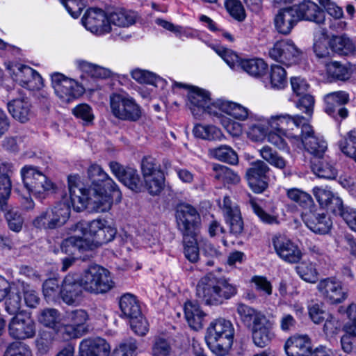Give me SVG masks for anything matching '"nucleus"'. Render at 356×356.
<instances>
[{
	"label": "nucleus",
	"mask_w": 356,
	"mask_h": 356,
	"mask_svg": "<svg viewBox=\"0 0 356 356\" xmlns=\"http://www.w3.org/2000/svg\"><path fill=\"white\" fill-rule=\"evenodd\" d=\"M68 189L73 205L76 203L90 207L95 212H106L112 206L113 199L118 197L116 193L110 191L107 188L81 187V178L78 175H71L67 177Z\"/></svg>",
	"instance_id": "f257e3e1"
},
{
	"label": "nucleus",
	"mask_w": 356,
	"mask_h": 356,
	"mask_svg": "<svg viewBox=\"0 0 356 356\" xmlns=\"http://www.w3.org/2000/svg\"><path fill=\"white\" fill-rule=\"evenodd\" d=\"M237 313L244 325L251 330L257 346L264 348L270 343L275 337L273 323L263 312L241 303Z\"/></svg>",
	"instance_id": "f03ea898"
},
{
	"label": "nucleus",
	"mask_w": 356,
	"mask_h": 356,
	"mask_svg": "<svg viewBox=\"0 0 356 356\" xmlns=\"http://www.w3.org/2000/svg\"><path fill=\"white\" fill-rule=\"evenodd\" d=\"M235 285L225 278L209 273L200 279L196 286V296L208 305H219L236 294Z\"/></svg>",
	"instance_id": "7ed1b4c3"
},
{
	"label": "nucleus",
	"mask_w": 356,
	"mask_h": 356,
	"mask_svg": "<svg viewBox=\"0 0 356 356\" xmlns=\"http://www.w3.org/2000/svg\"><path fill=\"white\" fill-rule=\"evenodd\" d=\"M234 335L232 323L224 318H218L211 322L207 328L205 340L215 355L225 356L232 347Z\"/></svg>",
	"instance_id": "20e7f679"
},
{
	"label": "nucleus",
	"mask_w": 356,
	"mask_h": 356,
	"mask_svg": "<svg viewBox=\"0 0 356 356\" xmlns=\"http://www.w3.org/2000/svg\"><path fill=\"white\" fill-rule=\"evenodd\" d=\"M71 229L89 238L92 250L113 241L117 233L115 228L102 219H95L88 222H79L72 225Z\"/></svg>",
	"instance_id": "39448f33"
},
{
	"label": "nucleus",
	"mask_w": 356,
	"mask_h": 356,
	"mask_svg": "<svg viewBox=\"0 0 356 356\" xmlns=\"http://www.w3.org/2000/svg\"><path fill=\"white\" fill-rule=\"evenodd\" d=\"M20 174L25 188L35 198L45 199L55 189V184L37 166L26 165Z\"/></svg>",
	"instance_id": "423d86ee"
},
{
	"label": "nucleus",
	"mask_w": 356,
	"mask_h": 356,
	"mask_svg": "<svg viewBox=\"0 0 356 356\" xmlns=\"http://www.w3.org/2000/svg\"><path fill=\"white\" fill-rule=\"evenodd\" d=\"M80 278L84 291L90 293H105L114 287L110 272L97 264L89 266Z\"/></svg>",
	"instance_id": "0eeeda50"
},
{
	"label": "nucleus",
	"mask_w": 356,
	"mask_h": 356,
	"mask_svg": "<svg viewBox=\"0 0 356 356\" xmlns=\"http://www.w3.org/2000/svg\"><path fill=\"white\" fill-rule=\"evenodd\" d=\"M70 215V207L65 203H60L42 211L33 220V225L38 229H54L64 225Z\"/></svg>",
	"instance_id": "6e6552de"
},
{
	"label": "nucleus",
	"mask_w": 356,
	"mask_h": 356,
	"mask_svg": "<svg viewBox=\"0 0 356 356\" xmlns=\"http://www.w3.org/2000/svg\"><path fill=\"white\" fill-rule=\"evenodd\" d=\"M177 227L183 236H198L201 217L197 209L188 204H180L176 209Z\"/></svg>",
	"instance_id": "1a4fd4ad"
},
{
	"label": "nucleus",
	"mask_w": 356,
	"mask_h": 356,
	"mask_svg": "<svg viewBox=\"0 0 356 356\" xmlns=\"http://www.w3.org/2000/svg\"><path fill=\"white\" fill-rule=\"evenodd\" d=\"M110 105L112 113L120 120L135 122L141 116L139 106L131 97L113 94L110 97Z\"/></svg>",
	"instance_id": "9d476101"
},
{
	"label": "nucleus",
	"mask_w": 356,
	"mask_h": 356,
	"mask_svg": "<svg viewBox=\"0 0 356 356\" xmlns=\"http://www.w3.org/2000/svg\"><path fill=\"white\" fill-rule=\"evenodd\" d=\"M51 84L56 95L65 103L78 98L84 91L83 88L75 80L67 78L60 73H54L51 75Z\"/></svg>",
	"instance_id": "9b49d317"
},
{
	"label": "nucleus",
	"mask_w": 356,
	"mask_h": 356,
	"mask_svg": "<svg viewBox=\"0 0 356 356\" xmlns=\"http://www.w3.org/2000/svg\"><path fill=\"white\" fill-rule=\"evenodd\" d=\"M8 70L15 81L31 90L40 89L42 86V79L35 70L28 65L13 63Z\"/></svg>",
	"instance_id": "f8f14e48"
},
{
	"label": "nucleus",
	"mask_w": 356,
	"mask_h": 356,
	"mask_svg": "<svg viewBox=\"0 0 356 356\" xmlns=\"http://www.w3.org/2000/svg\"><path fill=\"white\" fill-rule=\"evenodd\" d=\"M271 58L286 66L296 63L301 51L291 40H282L275 43L269 50Z\"/></svg>",
	"instance_id": "ddd939ff"
},
{
	"label": "nucleus",
	"mask_w": 356,
	"mask_h": 356,
	"mask_svg": "<svg viewBox=\"0 0 356 356\" xmlns=\"http://www.w3.org/2000/svg\"><path fill=\"white\" fill-rule=\"evenodd\" d=\"M302 219L306 226L313 232L319 234H327L332 226L330 217L315 205L302 213Z\"/></svg>",
	"instance_id": "4468645a"
},
{
	"label": "nucleus",
	"mask_w": 356,
	"mask_h": 356,
	"mask_svg": "<svg viewBox=\"0 0 356 356\" xmlns=\"http://www.w3.org/2000/svg\"><path fill=\"white\" fill-rule=\"evenodd\" d=\"M317 289L323 298L330 304H339L347 298L348 291L342 282L334 277L322 279Z\"/></svg>",
	"instance_id": "2eb2a0df"
},
{
	"label": "nucleus",
	"mask_w": 356,
	"mask_h": 356,
	"mask_svg": "<svg viewBox=\"0 0 356 356\" xmlns=\"http://www.w3.org/2000/svg\"><path fill=\"white\" fill-rule=\"evenodd\" d=\"M83 285L81 278L75 274H68L64 278L59 294L63 301L69 305L79 304L83 297Z\"/></svg>",
	"instance_id": "dca6fc26"
},
{
	"label": "nucleus",
	"mask_w": 356,
	"mask_h": 356,
	"mask_svg": "<svg viewBox=\"0 0 356 356\" xmlns=\"http://www.w3.org/2000/svg\"><path fill=\"white\" fill-rule=\"evenodd\" d=\"M109 167L116 178L131 191L140 193L144 189L143 182L136 169L124 168L116 161H111Z\"/></svg>",
	"instance_id": "f3484780"
},
{
	"label": "nucleus",
	"mask_w": 356,
	"mask_h": 356,
	"mask_svg": "<svg viewBox=\"0 0 356 356\" xmlns=\"http://www.w3.org/2000/svg\"><path fill=\"white\" fill-rule=\"evenodd\" d=\"M270 168L263 161L252 163L246 171V178L251 189L256 193L264 192L268 187Z\"/></svg>",
	"instance_id": "a211bd4d"
},
{
	"label": "nucleus",
	"mask_w": 356,
	"mask_h": 356,
	"mask_svg": "<svg viewBox=\"0 0 356 356\" xmlns=\"http://www.w3.org/2000/svg\"><path fill=\"white\" fill-rule=\"evenodd\" d=\"M81 21L83 25L93 33L101 35L112 31L108 23V15L100 8L88 9Z\"/></svg>",
	"instance_id": "6ab92c4d"
},
{
	"label": "nucleus",
	"mask_w": 356,
	"mask_h": 356,
	"mask_svg": "<svg viewBox=\"0 0 356 356\" xmlns=\"http://www.w3.org/2000/svg\"><path fill=\"white\" fill-rule=\"evenodd\" d=\"M273 244L277 255L284 261L297 264L302 259V253L299 247L286 236H275L273 238Z\"/></svg>",
	"instance_id": "aec40b11"
},
{
	"label": "nucleus",
	"mask_w": 356,
	"mask_h": 356,
	"mask_svg": "<svg viewBox=\"0 0 356 356\" xmlns=\"http://www.w3.org/2000/svg\"><path fill=\"white\" fill-rule=\"evenodd\" d=\"M9 334L16 339H26L35 334V325L32 319L22 314L15 316L9 324Z\"/></svg>",
	"instance_id": "412c9836"
},
{
	"label": "nucleus",
	"mask_w": 356,
	"mask_h": 356,
	"mask_svg": "<svg viewBox=\"0 0 356 356\" xmlns=\"http://www.w3.org/2000/svg\"><path fill=\"white\" fill-rule=\"evenodd\" d=\"M227 223L229 225V232L236 236H241L244 229L241 211L229 197L225 196L222 207Z\"/></svg>",
	"instance_id": "4be33fe9"
},
{
	"label": "nucleus",
	"mask_w": 356,
	"mask_h": 356,
	"mask_svg": "<svg viewBox=\"0 0 356 356\" xmlns=\"http://www.w3.org/2000/svg\"><path fill=\"white\" fill-rule=\"evenodd\" d=\"M284 348L287 356H311L312 341L307 334H295L286 339Z\"/></svg>",
	"instance_id": "5701e85b"
},
{
	"label": "nucleus",
	"mask_w": 356,
	"mask_h": 356,
	"mask_svg": "<svg viewBox=\"0 0 356 356\" xmlns=\"http://www.w3.org/2000/svg\"><path fill=\"white\" fill-rule=\"evenodd\" d=\"M305 134L300 138V142L305 149L314 156L313 159H322L327 149V143L320 137L314 134L311 126H305Z\"/></svg>",
	"instance_id": "b1692460"
},
{
	"label": "nucleus",
	"mask_w": 356,
	"mask_h": 356,
	"mask_svg": "<svg viewBox=\"0 0 356 356\" xmlns=\"http://www.w3.org/2000/svg\"><path fill=\"white\" fill-rule=\"evenodd\" d=\"M7 108L12 117L21 123L28 122L34 115L31 102L26 97L9 101L7 103Z\"/></svg>",
	"instance_id": "393cba45"
},
{
	"label": "nucleus",
	"mask_w": 356,
	"mask_h": 356,
	"mask_svg": "<svg viewBox=\"0 0 356 356\" xmlns=\"http://www.w3.org/2000/svg\"><path fill=\"white\" fill-rule=\"evenodd\" d=\"M88 179L90 180V188H107L110 191L116 193L118 197L120 195L117 184L108 177L102 167L97 164H92L87 171Z\"/></svg>",
	"instance_id": "a878e982"
},
{
	"label": "nucleus",
	"mask_w": 356,
	"mask_h": 356,
	"mask_svg": "<svg viewBox=\"0 0 356 356\" xmlns=\"http://www.w3.org/2000/svg\"><path fill=\"white\" fill-rule=\"evenodd\" d=\"M293 8L296 11L297 18L300 20H308L316 24H323L325 19V13L318 6L311 1H305L301 3L293 5Z\"/></svg>",
	"instance_id": "bb28decb"
},
{
	"label": "nucleus",
	"mask_w": 356,
	"mask_h": 356,
	"mask_svg": "<svg viewBox=\"0 0 356 356\" xmlns=\"http://www.w3.org/2000/svg\"><path fill=\"white\" fill-rule=\"evenodd\" d=\"M188 106L195 118H201L205 112V106L210 102L209 93L197 87H191L188 94Z\"/></svg>",
	"instance_id": "cd10ccee"
},
{
	"label": "nucleus",
	"mask_w": 356,
	"mask_h": 356,
	"mask_svg": "<svg viewBox=\"0 0 356 356\" xmlns=\"http://www.w3.org/2000/svg\"><path fill=\"white\" fill-rule=\"evenodd\" d=\"M110 346L102 338L83 340L79 346V356H108Z\"/></svg>",
	"instance_id": "c85d7f7f"
},
{
	"label": "nucleus",
	"mask_w": 356,
	"mask_h": 356,
	"mask_svg": "<svg viewBox=\"0 0 356 356\" xmlns=\"http://www.w3.org/2000/svg\"><path fill=\"white\" fill-rule=\"evenodd\" d=\"M296 11L292 6L281 9L275 15L274 22L276 30L281 34L288 35L294 26L299 22Z\"/></svg>",
	"instance_id": "c756f323"
},
{
	"label": "nucleus",
	"mask_w": 356,
	"mask_h": 356,
	"mask_svg": "<svg viewBox=\"0 0 356 356\" xmlns=\"http://www.w3.org/2000/svg\"><path fill=\"white\" fill-rule=\"evenodd\" d=\"M247 134L252 141H262L266 136L269 128H271L269 119L263 117H250L248 122Z\"/></svg>",
	"instance_id": "7c9ffc66"
},
{
	"label": "nucleus",
	"mask_w": 356,
	"mask_h": 356,
	"mask_svg": "<svg viewBox=\"0 0 356 356\" xmlns=\"http://www.w3.org/2000/svg\"><path fill=\"white\" fill-rule=\"evenodd\" d=\"M60 248L62 252L72 256L76 254V252H82L88 250H92L89 243V238H83L79 236H72L63 241Z\"/></svg>",
	"instance_id": "2f4dec72"
},
{
	"label": "nucleus",
	"mask_w": 356,
	"mask_h": 356,
	"mask_svg": "<svg viewBox=\"0 0 356 356\" xmlns=\"http://www.w3.org/2000/svg\"><path fill=\"white\" fill-rule=\"evenodd\" d=\"M120 307L123 316L129 321L142 314L138 300L131 293H125L121 296Z\"/></svg>",
	"instance_id": "473e14b6"
},
{
	"label": "nucleus",
	"mask_w": 356,
	"mask_h": 356,
	"mask_svg": "<svg viewBox=\"0 0 356 356\" xmlns=\"http://www.w3.org/2000/svg\"><path fill=\"white\" fill-rule=\"evenodd\" d=\"M305 118L300 115L291 116L286 122V130L284 136L289 138L299 141L300 138L305 134V127L310 126L306 122Z\"/></svg>",
	"instance_id": "72a5a7b5"
},
{
	"label": "nucleus",
	"mask_w": 356,
	"mask_h": 356,
	"mask_svg": "<svg viewBox=\"0 0 356 356\" xmlns=\"http://www.w3.org/2000/svg\"><path fill=\"white\" fill-rule=\"evenodd\" d=\"M136 13L124 9H118L109 13L108 15V23L120 26L127 27L136 22Z\"/></svg>",
	"instance_id": "f704fd0d"
},
{
	"label": "nucleus",
	"mask_w": 356,
	"mask_h": 356,
	"mask_svg": "<svg viewBox=\"0 0 356 356\" xmlns=\"http://www.w3.org/2000/svg\"><path fill=\"white\" fill-rule=\"evenodd\" d=\"M184 312L186 321L191 328L196 330L202 328L204 314L200 309L198 304L191 301L186 302Z\"/></svg>",
	"instance_id": "c9c22d12"
},
{
	"label": "nucleus",
	"mask_w": 356,
	"mask_h": 356,
	"mask_svg": "<svg viewBox=\"0 0 356 356\" xmlns=\"http://www.w3.org/2000/svg\"><path fill=\"white\" fill-rule=\"evenodd\" d=\"M312 168L314 174L321 178L334 179L337 175L336 168L324 158V156L322 159H312Z\"/></svg>",
	"instance_id": "e433bc0d"
},
{
	"label": "nucleus",
	"mask_w": 356,
	"mask_h": 356,
	"mask_svg": "<svg viewBox=\"0 0 356 356\" xmlns=\"http://www.w3.org/2000/svg\"><path fill=\"white\" fill-rule=\"evenodd\" d=\"M195 137L211 141H221L224 135L221 130L213 125L196 124L193 129Z\"/></svg>",
	"instance_id": "4c0bfd02"
},
{
	"label": "nucleus",
	"mask_w": 356,
	"mask_h": 356,
	"mask_svg": "<svg viewBox=\"0 0 356 356\" xmlns=\"http://www.w3.org/2000/svg\"><path fill=\"white\" fill-rule=\"evenodd\" d=\"M349 100L348 94L343 91H337L327 94L325 97L326 106L325 112L330 115H334L337 108L348 103Z\"/></svg>",
	"instance_id": "58836bf2"
},
{
	"label": "nucleus",
	"mask_w": 356,
	"mask_h": 356,
	"mask_svg": "<svg viewBox=\"0 0 356 356\" xmlns=\"http://www.w3.org/2000/svg\"><path fill=\"white\" fill-rule=\"evenodd\" d=\"M330 47L333 53L347 56L352 54L355 46L346 35H337L332 37L329 42Z\"/></svg>",
	"instance_id": "ea45409f"
},
{
	"label": "nucleus",
	"mask_w": 356,
	"mask_h": 356,
	"mask_svg": "<svg viewBox=\"0 0 356 356\" xmlns=\"http://www.w3.org/2000/svg\"><path fill=\"white\" fill-rule=\"evenodd\" d=\"M239 67L250 76L259 77L266 73L267 64L261 58L242 60Z\"/></svg>",
	"instance_id": "a19ab883"
},
{
	"label": "nucleus",
	"mask_w": 356,
	"mask_h": 356,
	"mask_svg": "<svg viewBox=\"0 0 356 356\" xmlns=\"http://www.w3.org/2000/svg\"><path fill=\"white\" fill-rule=\"evenodd\" d=\"M198 236H183L184 254L191 263L197 262L200 259Z\"/></svg>",
	"instance_id": "79ce46f5"
},
{
	"label": "nucleus",
	"mask_w": 356,
	"mask_h": 356,
	"mask_svg": "<svg viewBox=\"0 0 356 356\" xmlns=\"http://www.w3.org/2000/svg\"><path fill=\"white\" fill-rule=\"evenodd\" d=\"M5 305L6 310L11 315H19L22 306V296L19 286L10 287V290L6 295Z\"/></svg>",
	"instance_id": "37998d69"
},
{
	"label": "nucleus",
	"mask_w": 356,
	"mask_h": 356,
	"mask_svg": "<svg viewBox=\"0 0 356 356\" xmlns=\"http://www.w3.org/2000/svg\"><path fill=\"white\" fill-rule=\"evenodd\" d=\"M76 64L81 70L94 78L106 79L111 75V71L110 70L86 60H77Z\"/></svg>",
	"instance_id": "c03bdc74"
},
{
	"label": "nucleus",
	"mask_w": 356,
	"mask_h": 356,
	"mask_svg": "<svg viewBox=\"0 0 356 356\" xmlns=\"http://www.w3.org/2000/svg\"><path fill=\"white\" fill-rule=\"evenodd\" d=\"M209 153L216 159L229 164L233 165L238 162L237 154L228 145H220L218 147L211 149Z\"/></svg>",
	"instance_id": "a18cd8bd"
},
{
	"label": "nucleus",
	"mask_w": 356,
	"mask_h": 356,
	"mask_svg": "<svg viewBox=\"0 0 356 356\" xmlns=\"http://www.w3.org/2000/svg\"><path fill=\"white\" fill-rule=\"evenodd\" d=\"M296 271L300 277L309 283H316L318 272L314 265L309 261H302L296 266Z\"/></svg>",
	"instance_id": "49530a36"
},
{
	"label": "nucleus",
	"mask_w": 356,
	"mask_h": 356,
	"mask_svg": "<svg viewBox=\"0 0 356 356\" xmlns=\"http://www.w3.org/2000/svg\"><path fill=\"white\" fill-rule=\"evenodd\" d=\"M144 188L152 195H159L164 186L165 178L163 173L143 177Z\"/></svg>",
	"instance_id": "de8ad7c7"
},
{
	"label": "nucleus",
	"mask_w": 356,
	"mask_h": 356,
	"mask_svg": "<svg viewBox=\"0 0 356 356\" xmlns=\"http://www.w3.org/2000/svg\"><path fill=\"white\" fill-rule=\"evenodd\" d=\"M288 197L298 203L305 211L310 209L315 206L312 196L297 188H292L287 191Z\"/></svg>",
	"instance_id": "09e8293b"
},
{
	"label": "nucleus",
	"mask_w": 356,
	"mask_h": 356,
	"mask_svg": "<svg viewBox=\"0 0 356 356\" xmlns=\"http://www.w3.org/2000/svg\"><path fill=\"white\" fill-rule=\"evenodd\" d=\"M68 322L76 327L79 331L84 334L88 331L86 323L88 320V314L86 311L83 309H75L67 314Z\"/></svg>",
	"instance_id": "8fccbe9b"
},
{
	"label": "nucleus",
	"mask_w": 356,
	"mask_h": 356,
	"mask_svg": "<svg viewBox=\"0 0 356 356\" xmlns=\"http://www.w3.org/2000/svg\"><path fill=\"white\" fill-rule=\"evenodd\" d=\"M213 170L215 171L214 177L218 180L229 184H237L240 181L239 176L227 166L213 165Z\"/></svg>",
	"instance_id": "3c124183"
},
{
	"label": "nucleus",
	"mask_w": 356,
	"mask_h": 356,
	"mask_svg": "<svg viewBox=\"0 0 356 356\" xmlns=\"http://www.w3.org/2000/svg\"><path fill=\"white\" fill-rule=\"evenodd\" d=\"M260 154L264 160L277 168L284 169L286 166V161L284 158L268 145L264 146L260 149Z\"/></svg>",
	"instance_id": "603ef678"
},
{
	"label": "nucleus",
	"mask_w": 356,
	"mask_h": 356,
	"mask_svg": "<svg viewBox=\"0 0 356 356\" xmlns=\"http://www.w3.org/2000/svg\"><path fill=\"white\" fill-rule=\"evenodd\" d=\"M270 78L271 86L274 88L281 89L286 84V72L280 65H271Z\"/></svg>",
	"instance_id": "864d4df0"
},
{
	"label": "nucleus",
	"mask_w": 356,
	"mask_h": 356,
	"mask_svg": "<svg viewBox=\"0 0 356 356\" xmlns=\"http://www.w3.org/2000/svg\"><path fill=\"white\" fill-rule=\"evenodd\" d=\"M38 320L44 326L56 330L60 321V315L57 309L47 308L42 310Z\"/></svg>",
	"instance_id": "5fc2aeb1"
},
{
	"label": "nucleus",
	"mask_w": 356,
	"mask_h": 356,
	"mask_svg": "<svg viewBox=\"0 0 356 356\" xmlns=\"http://www.w3.org/2000/svg\"><path fill=\"white\" fill-rule=\"evenodd\" d=\"M325 65L327 72L330 76L339 80H346L349 78L348 69L340 63L328 61L325 63Z\"/></svg>",
	"instance_id": "6e6d98bb"
},
{
	"label": "nucleus",
	"mask_w": 356,
	"mask_h": 356,
	"mask_svg": "<svg viewBox=\"0 0 356 356\" xmlns=\"http://www.w3.org/2000/svg\"><path fill=\"white\" fill-rule=\"evenodd\" d=\"M329 42L325 38L316 40L313 47L314 52L317 58L323 60L324 63H327L334 54L332 49H330Z\"/></svg>",
	"instance_id": "4d7b16f0"
},
{
	"label": "nucleus",
	"mask_w": 356,
	"mask_h": 356,
	"mask_svg": "<svg viewBox=\"0 0 356 356\" xmlns=\"http://www.w3.org/2000/svg\"><path fill=\"white\" fill-rule=\"evenodd\" d=\"M11 193V182L9 177H0V210L8 209V200Z\"/></svg>",
	"instance_id": "13d9d810"
},
{
	"label": "nucleus",
	"mask_w": 356,
	"mask_h": 356,
	"mask_svg": "<svg viewBox=\"0 0 356 356\" xmlns=\"http://www.w3.org/2000/svg\"><path fill=\"white\" fill-rule=\"evenodd\" d=\"M42 291L47 301H55L60 296L58 280L56 278L47 280L42 284Z\"/></svg>",
	"instance_id": "bf43d9fd"
},
{
	"label": "nucleus",
	"mask_w": 356,
	"mask_h": 356,
	"mask_svg": "<svg viewBox=\"0 0 356 356\" xmlns=\"http://www.w3.org/2000/svg\"><path fill=\"white\" fill-rule=\"evenodd\" d=\"M227 101L218 99L217 101L211 103L209 102L205 106L204 113H207L211 116L216 117L222 120L225 118L223 113H227Z\"/></svg>",
	"instance_id": "052dcab7"
},
{
	"label": "nucleus",
	"mask_w": 356,
	"mask_h": 356,
	"mask_svg": "<svg viewBox=\"0 0 356 356\" xmlns=\"http://www.w3.org/2000/svg\"><path fill=\"white\" fill-rule=\"evenodd\" d=\"M143 177L156 175L157 173H163L160 169V165L156 160L150 156H145L143 158L140 164Z\"/></svg>",
	"instance_id": "680f3d73"
},
{
	"label": "nucleus",
	"mask_w": 356,
	"mask_h": 356,
	"mask_svg": "<svg viewBox=\"0 0 356 356\" xmlns=\"http://www.w3.org/2000/svg\"><path fill=\"white\" fill-rule=\"evenodd\" d=\"M18 286L19 291L24 294L26 305L29 307H35L39 304L40 301V298L36 291L29 284L24 282L19 283Z\"/></svg>",
	"instance_id": "e2e57ef3"
},
{
	"label": "nucleus",
	"mask_w": 356,
	"mask_h": 356,
	"mask_svg": "<svg viewBox=\"0 0 356 356\" xmlns=\"http://www.w3.org/2000/svg\"><path fill=\"white\" fill-rule=\"evenodd\" d=\"M225 7L230 15L238 20L242 22L245 18V9L239 0H227Z\"/></svg>",
	"instance_id": "0e129e2a"
},
{
	"label": "nucleus",
	"mask_w": 356,
	"mask_h": 356,
	"mask_svg": "<svg viewBox=\"0 0 356 356\" xmlns=\"http://www.w3.org/2000/svg\"><path fill=\"white\" fill-rule=\"evenodd\" d=\"M171 350V346L167 339L155 338L152 348V356H169Z\"/></svg>",
	"instance_id": "69168bd1"
},
{
	"label": "nucleus",
	"mask_w": 356,
	"mask_h": 356,
	"mask_svg": "<svg viewBox=\"0 0 356 356\" xmlns=\"http://www.w3.org/2000/svg\"><path fill=\"white\" fill-rule=\"evenodd\" d=\"M3 356H32L31 351L25 343L15 341L9 344Z\"/></svg>",
	"instance_id": "338daca9"
},
{
	"label": "nucleus",
	"mask_w": 356,
	"mask_h": 356,
	"mask_svg": "<svg viewBox=\"0 0 356 356\" xmlns=\"http://www.w3.org/2000/svg\"><path fill=\"white\" fill-rule=\"evenodd\" d=\"M138 346L134 339H127L113 352V356H133Z\"/></svg>",
	"instance_id": "774afa93"
}]
</instances>
